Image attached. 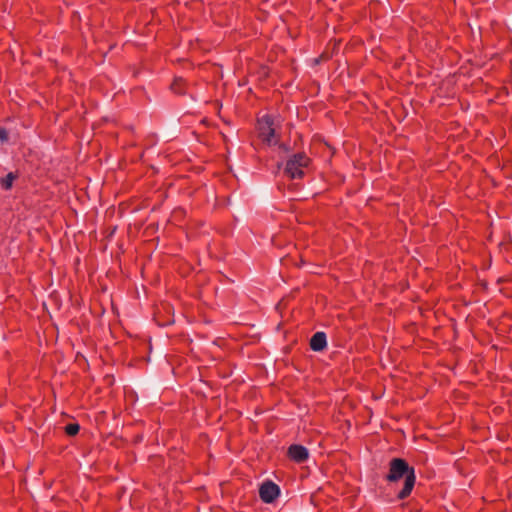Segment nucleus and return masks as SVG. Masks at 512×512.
Masks as SVG:
<instances>
[{
    "instance_id": "obj_1",
    "label": "nucleus",
    "mask_w": 512,
    "mask_h": 512,
    "mask_svg": "<svg viewBox=\"0 0 512 512\" xmlns=\"http://www.w3.org/2000/svg\"><path fill=\"white\" fill-rule=\"evenodd\" d=\"M404 478L403 488L397 494V498L400 500H404L410 496L415 482V470L413 467L409 466L406 460L402 458H393L389 462V472L386 475V480L388 482H396Z\"/></svg>"
},
{
    "instance_id": "obj_2",
    "label": "nucleus",
    "mask_w": 512,
    "mask_h": 512,
    "mask_svg": "<svg viewBox=\"0 0 512 512\" xmlns=\"http://www.w3.org/2000/svg\"><path fill=\"white\" fill-rule=\"evenodd\" d=\"M310 164V158L304 153L294 154L286 162L284 173L290 179H301L305 174V169Z\"/></svg>"
},
{
    "instance_id": "obj_3",
    "label": "nucleus",
    "mask_w": 512,
    "mask_h": 512,
    "mask_svg": "<svg viewBox=\"0 0 512 512\" xmlns=\"http://www.w3.org/2000/svg\"><path fill=\"white\" fill-rule=\"evenodd\" d=\"M259 137L267 145H276L279 136L275 133L274 122L271 116L264 115L258 120Z\"/></svg>"
},
{
    "instance_id": "obj_4",
    "label": "nucleus",
    "mask_w": 512,
    "mask_h": 512,
    "mask_svg": "<svg viewBox=\"0 0 512 512\" xmlns=\"http://www.w3.org/2000/svg\"><path fill=\"white\" fill-rule=\"evenodd\" d=\"M280 494V488L274 482L267 480L263 482L259 489L260 499L265 503L274 502Z\"/></svg>"
},
{
    "instance_id": "obj_5",
    "label": "nucleus",
    "mask_w": 512,
    "mask_h": 512,
    "mask_svg": "<svg viewBox=\"0 0 512 512\" xmlns=\"http://www.w3.org/2000/svg\"><path fill=\"white\" fill-rule=\"evenodd\" d=\"M287 455L291 460L295 461L296 463H303L309 457L308 450L304 446L298 444L291 445L288 448Z\"/></svg>"
},
{
    "instance_id": "obj_6",
    "label": "nucleus",
    "mask_w": 512,
    "mask_h": 512,
    "mask_svg": "<svg viewBox=\"0 0 512 512\" xmlns=\"http://www.w3.org/2000/svg\"><path fill=\"white\" fill-rule=\"evenodd\" d=\"M327 345L324 332H316L310 339V348L313 351H322Z\"/></svg>"
},
{
    "instance_id": "obj_7",
    "label": "nucleus",
    "mask_w": 512,
    "mask_h": 512,
    "mask_svg": "<svg viewBox=\"0 0 512 512\" xmlns=\"http://www.w3.org/2000/svg\"><path fill=\"white\" fill-rule=\"evenodd\" d=\"M171 90L179 95L185 94L186 92V82L182 78H175L171 84Z\"/></svg>"
},
{
    "instance_id": "obj_8",
    "label": "nucleus",
    "mask_w": 512,
    "mask_h": 512,
    "mask_svg": "<svg viewBox=\"0 0 512 512\" xmlns=\"http://www.w3.org/2000/svg\"><path fill=\"white\" fill-rule=\"evenodd\" d=\"M80 426L77 423H69L65 426V432L69 436H75L78 434Z\"/></svg>"
},
{
    "instance_id": "obj_9",
    "label": "nucleus",
    "mask_w": 512,
    "mask_h": 512,
    "mask_svg": "<svg viewBox=\"0 0 512 512\" xmlns=\"http://www.w3.org/2000/svg\"><path fill=\"white\" fill-rule=\"evenodd\" d=\"M16 175L14 173H9L6 177L1 179V185L5 189H9L12 186L13 181L15 180Z\"/></svg>"
},
{
    "instance_id": "obj_10",
    "label": "nucleus",
    "mask_w": 512,
    "mask_h": 512,
    "mask_svg": "<svg viewBox=\"0 0 512 512\" xmlns=\"http://www.w3.org/2000/svg\"><path fill=\"white\" fill-rule=\"evenodd\" d=\"M0 140L6 142L8 140V133L5 129L0 128Z\"/></svg>"
}]
</instances>
